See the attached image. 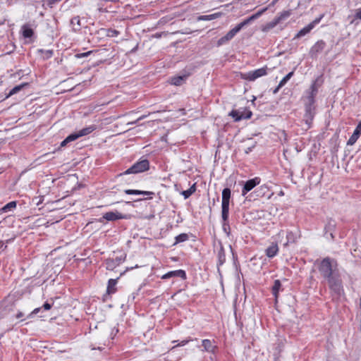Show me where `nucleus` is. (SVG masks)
Segmentation results:
<instances>
[{"instance_id":"obj_1","label":"nucleus","mask_w":361,"mask_h":361,"mask_svg":"<svg viewBox=\"0 0 361 361\" xmlns=\"http://www.w3.org/2000/svg\"><path fill=\"white\" fill-rule=\"evenodd\" d=\"M267 10V8H264L260 11H259L258 12H257L256 13L252 15L251 16H250L249 18H247V19L244 20L243 21H242L241 23H240L239 24H238L235 27H233V29H231L225 36L222 37L221 38L219 39V42H218V44H222L224 43H225L226 42H228L229 40H231V39H233L234 37V36L243 28L245 26L247 25L248 24H250L252 21L257 19L259 16H261V15L262 13H264Z\"/></svg>"},{"instance_id":"obj_2","label":"nucleus","mask_w":361,"mask_h":361,"mask_svg":"<svg viewBox=\"0 0 361 361\" xmlns=\"http://www.w3.org/2000/svg\"><path fill=\"white\" fill-rule=\"evenodd\" d=\"M267 10V8H264L260 11H259L258 12H257L256 13L252 15L251 16H250L249 18H247V19L244 20L243 21H242L241 23H240L239 24H238L235 27H233V29H231L225 36L222 37L221 38L219 39V42H218V44H222L224 43H225L226 42H228L229 40H231V39H233L234 37V36L243 28L245 26L247 25L248 24H250L252 21L257 19L259 16H261V15L262 13H264Z\"/></svg>"},{"instance_id":"obj_3","label":"nucleus","mask_w":361,"mask_h":361,"mask_svg":"<svg viewBox=\"0 0 361 361\" xmlns=\"http://www.w3.org/2000/svg\"><path fill=\"white\" fill-rule=\"evenodd\" d=\"M337 263L335 260L326 257L321 262L319 271L325 279L336 274Z\"/></svg>"},{"instance_id":"obj_4","label":"nucleus","mask_w":361,"mask_h":361,"mask_svg":"<svg viewBox=\"0 0 361 361\" xmlns=\"http://www.w3.org/2000/svg\"><path fill=\"white\" fill-rule=\"evenodd\" d=\"M149 161L146 159H142L136 163H135L131 167L127 169L124 174H130V173H137L144 172L149 169Z\"/></svg>"},{"instance_id":"obj_5","label":"nucleus","mask_w":361,"mask_h":361,"mask_svg":"<svg viewBox=\"0 0 361 361\" xmlns=\"http://www.w3.org/2000/svg\"><path fill=\"white\" fill-rule=\"evenodd\" d=\"M252 114V111L246 109H233L229 113V116H231L235 121L250 118Z\"/></svg>"},{"instance_id":"obj_6","label":"nucleus","mask_w":361,"mask_h":361,"mask_svg":"<svg viewBox=\"0 0 361 361\" xmlns=\"http://www.w3.org/2000/svg\"><path fill=\"white\" fill-rule=\"evenodd\" d=\"M326 279L328 281L330 288L335 293L340 294L342 290V285L338 274L336 273Z\"/></svg>"},{"instance_id":"obj_7","label":"nucleus","mask_w":361,"mask_h":361,"mask_svg":"<svg viewBox=\"0 0 361 361\" xmlns=\"http://www.w3.org/2000/svg\"><path fill=\"white\" fill-rule=\"evenodd\" d=\"M267 68H261L254 71H250L243 75V78L250 81H253L257 78L267 75Z\"/></svg>"},{"instance_id":"obj_8","label":"nucleus","mask_w":361,"mask_h":361,"mask_svg":"<svg viewBox=\"0 0 361 361\" xmlns=\"http://www.w3.org/2000/svg\"><path fill=\"white\" fill-rule=\"evenodd\" d=\"M305 123L310 126L312 123L314 116V103L305 102Z\"/></svg>"},{"instance_id":"obj_9","label":"nucleus","mask_w":361,"mask_h":361,"mask_svg":"<svg viewBox=\"0 0 361 361\" xmlns=\"http://www.w3.org/2000/svg\"><path fill=\"white\" fill-rule=\"evenodd\" d=\"M317 80L314 81L311 85L310 90L306 92V96L304 98L305 102L314 103V97H316L318 92V87L317 86Z\"/></svg>"},{"instance_id":"obj_10","label":"nucleus","mask_w":361,"mask_h":361,"mask_svg":"<svg viewBox=\"0 0 361 361\" xmlns=\"http://www.w3.org/2000/svg\"><path fill=\"white\" fill-rule=\"evenodd\" d=\"M261 179L259 177H255L252 179L247 180L242 189V195L245 196V195L252 190L255 186L258 185L260 183Z\"/></svg>"},{"instance_id":"obj_11","label":"nucleus","mask_w":361,"mask_h":361,"mask_svg":"<svg viewBox=\"0 0 361 361\" xmlns=\"http://www.w3.org/2000/svg\"><path fill=\"white\" fill-rule=\"evenodd\" d=\"M103 218L106 221H116L118 219H126V215H123L118 211L108 212L104 214Z\"/></svg>"},{"instance_id":"obj_12","label":"nucleus","mask_w":361,"mask_h":361,"mask_svg":"<svg viewBox=\"0 0 361 361\" xmlns=\"http://www.w3.org/2000/svg\"><path fill=\"white\" fill-rule=\"evenodd\" d=\"M360 135H361V121L358 123V125L355 128L353 135L350 136V137L348 140L347 144L348 145H354L356 142V141L357 140V139L359 138Z\"/></svg>"},{"instance_id":"obj_13","label":"nucleus","mask_w":361,"mask_h":361,"mask_svg":"<svg viewBox=\"0 0 361 361\" xmlns=\"http://www.w3.org/2000/svg\"><path fill=\"white\" fill-rule=\"evenodd\" d=\"M171 277H180V278L184 279L186 278V274L183 270L179 269V270L169 271V272L165 274L164 275H163L161 278L163 279H169Z\"/></svg>"},{"instance_id":"obj_14","label":"nucleus","mask_w":361,"mask_h":361,"mask_svg":"<svg viewBox=\"0 0 361 361\" xmlns=\"http://www.w3.org/2000/svg\"><path fill=\"white\" fill-rule=\"evenodd\" d=\"M336 226V223L335 220L332 219H329L327 220V222L325 225L324 230L326 233H329L330 237L331 239H334V235L333 234V232L334 231Z\"/></svg>"},{"instance_id":"obj_15","label":"nucleus","mask_w":361,"mask_h":361,"mask_svg":"<svg viewBox=\"0 0 361 361\" xmlns=\"http://www.w3.org/2000/svg\"><path fill=\"white\" fill-rule=\"evenodd\" d=\"M229 214V202H221V218L224 222V225L228 222Z\"/></svg>"},{"instance_id":"obj_16","label":"nucleus","mask_w":361,"mask_h":361,"mask_svg":"<svg viewBox=\"0 0 361 361\" xmlns=\"http://www.w3.org/2000/svg\"><path fill=\"white\" fill-rule=\"evenodd\" d=\"M279 252V247L277 243H272L266 250L265 253L266 255L269 257L272 258L275 257Z\"/></svg>"},{"instance_id":"obj_17","label":"nucleus","mask_w":361,"mask_h":361,"mask_svg":"<svg viewBox=\"0 0 361 361\" xmlns=\"http://www.w3.org/2000/svg\"><path fill=\"white\" fill-rule=\"evenodd\" d=\"M125 193L127 195H149V197H147V199H152V195H154V192H149V191H144V190H125Z\"/></svg>"},{"instance_id":"obj_18","label":"nucleus","mask_w":361,"mask_h":361,"mask_svg":"<svg viewBox=\"0 0 361 361\" xmlns=\"http://www.w3.org/2000/svg\"><path fill=\"white\" fill-rule=\"evenodd\" d=\"M16 201H11L0 209V214L13 211L16 208Z\"/></svg>"},{"instance_id":"obj_19","label":"nucleus","mask_w":361,"mask_h":361,"mask_svg":"<svg viewBox=\"0 0 361 361\" xmlns=\"http://www.w3.org/2000/svg\"><path fill=\"white\" fill-rule=\"evenodd\" d=\"M21 29L25 38H31L33 36L34 31L28 25H23Z\"/></svg>"},{"instance_id":"obj_20","label":"nucleus","mask_w":361,"mask_h":361,"mask_svg":"<svg viewBox=\"0 0 361 361\" xmlns=\"http://www.w3.org/2000/svg\"><path fill=\"white\" fill-rule=\"evenodd\" d=\"M204 350L207 352H214L215 346L212 344L209 339H204L202 341Z\"/></svg>"},{"instance_id":"obj_21","label":"nucleus","mask_w":361,"mask_h":361,"mask_svg":"<svg viewBox=\"0 0 361 361\" xmlns=\"http://www.w3.org/2000/svg\"><path fill=\"white\" fill-rule=\"evenodd\" d=\"M27 85H28L27 83L25 82V83H22L20 85L15 86L13 88H12L9 91V92L7 94L6 97H11V96L18 93V92H20L21 90H23Z\"/></svg>"},{"instance_id":"obj_22","label":"nucleus","mask_w":361,"mask_h":361,"mask_svg":"<svg viewBox=\"0 0 361 361\" xmlns=\"http://www.w3.org/2000/svg\"><path fill=\"white\" fill-rule=\"evenodd\" d=\"M96 129V127L94 125L90 126L87 128H82V130H79L78 133L80 135V137H82L87 135H89L92 132H93Z\"/></svg>"},{"instance_id":"obj_23","label":"nucleus","mask_w":361,"mask_h":361,"mask_svg":"<svg viewBox=\"0 0 361 361\" xmlns=\"http://www.w3.org/2000/svg\"><path fill=\"white\" fill-rule=\"evenodd\" d=\"M281 288V283L279 280H275L274 283V286L272 287V293L274 295L275 298H278L279 292Z\"/></svg>"},{"instance_id":"obj_24","label":"nucleus","mask_w":361,"mask_h":361,"mask_svg":"<svg viewBox=\"0 0 361 361\" xmlns=\"http://www.w3.org/2000/svg\"><path fill=\"white\" fill-rule=\"evenodd\" d=\"M312 30V25H307L302 29H301L296 35V38H300L305 35L308 34Z\"/></svg>"},{"instance_id":"obj_25","label":"nucleus","mask_w":361,"mask_h":361,"mask_svg":"<svg viewBox=\"0 0 361 361\" xmlns=\"http://www.w3.org/2000/svg\"><path fill=\"white\" fill-rule=\"evenodd\" d=\"M231 190L228 188H224L222 191V202H230Z\"/></svg>"},{"instance_id":"obj_26","label":"nucleus","mask_w":361,"mask_h":361,"mask_svg":"<svg viewBox=\"0 0 361 361\" xmlns=\"http://www.w3.org/2000/svg\"><path fill=\"white\" fill-rule=\"evenodd\" d=\"M279 23H280L279 22V19L275 18L273 20L269 22L268 23H267L265 25V26L263 28V31H268V30L274 28V27H276Z\"/></svg>"},{"instance_id":"obj_27","label":"nucleus","mask_w":361,"mask_h":361,"mask_svg":"<svg viewBox=\"0 0 361 361\" xmlns=\"http://www.w3.org/2000/svg\"><path fill=\"white\" fill-rule=\"evenodd\" d=\"M196 190L195 183H194L188 190H184L181 192L185 199L190 197Z\"/></svg>"},{"instance_id":"obj_28","label":"nucleus","mask_w":361,"mask_h":361,"mask_svg":"<svg viewBox=\"0 0 361 361\" xmlns=\"http://www.w3.org/2000/svg\"><path fill=\"white\" fill-rule=\"evenodd\" d=\"M116 279H109L108 282V287H107V292L108 293H114L116 291L115 286L116 285Z\"/></svg>"},{"instance_id":"obj_29","label":"nucleus","mask_w":361,"mask_h":361,"mask_svg":"<svg viewBox=\"0 0 361 361\" xmlns=\"http://www.w3.org/2000/svg\"><path fill=\"white\" fill-rule=\"evenodd\" d=\"M71 23L73 25V29L76 31L79 30L80 27V20L79 16H75L73 17L71 20Z\"/></svg>"},{"instance_id":"obj_30","label":"nucleus","mask_w":361,"mask_h":361,"mask_svg":"<svg viewBox=\"0 0 361 361\" xmlns=\"http://www.w3.org/2000/svg\"><path fill=\"white\" fill-rule=\"evenodd\" d=\"M39 52L42 54V56L43 59L47 60L52 57L54 52L52 50H44V49H39Z\"/></svg>"},{"instance_id":"obj_31","label":"nucleus","mask_w":361,"mask_h":361,"mask_svg":"<svg viewBox=\"0 0 361 361\" xmlns=\"http://www.w3.org/2000/svg\"><path fill=\"white\" fill-rule=\"evenodd\" d=\"M291 14L290 11H283V12L280 13L278 16L276 18L279 19V22L281 23V21L286 20L288 18Z\"/></svg>"},{"instance_id":"obj_32","label":"nucleus","mask_w":361,"mask_h":361,"mask_svg":"<svg viewBox=\"0 0 361 361\" xmlns=\"http://www.w3.org/2000/svg\"><path fill=\"white\" fill-rule=\"evenodd\" d=\"M188 240V235L186 233H181L176 237L175 244L185 242Z\"/></svg>"},{"instance_id":"obj_33","label":"nucleus","mask_w":361,"mask_h":361,"mask_svg":"<svg viewBox=\"0 0 361 361\" xmlns=\"http://www.w3.org/2000/svg\"><path fill=\"white\" fill-rule=\"evenodd\" d=\"M293 75V71L288 73L279 82V87H282L283 85L286 84V82L290 79V78Z\"/></svg>"},{"instance_id":"obj_34","label":"nucleus","mask_w":361,"mask_h":361,"mask_svg":"<svg viewBox=\"0 0 361 361\" xmlns=\"http://www.w3.org/2000/svg\"><path fill=\"white\" fill-rule=\"evenodd\" d=\"M185 76H178L172 78L171 83L174 85H180L184 80Z\"/></svg>"},{"instance_id":"obj_35","label":"nucleus","mask_w":361,"mask_h":361,"mask_svg":"<svg viewBox=\"0 0 361 361\" xmlns=\"http://www.w3.org/2000/svg\"><path fill=\"white\" fill-rule=\"evenodd\" d=\"M119 35V32L116 30L114 29H107L106 30V36L109 37H116Z\"/></svg>"},{"instance_id":"obj_36","label":"nucleus","mask_w":361,"mask_h":361,"mask_svg":"<svg viewBox=\"0 0 361 361\" xmlns=\"http://www.w3.org/2000/svg\"><path fill=\"white\" fill-rule=\"evenodd\" d=\"M286 238L287 243L285 244L286 245H287L290 243H294L295 241V237L294 236V234L291 231L288 232L286 235Z\"/></svg>"},{"instance_id":"obj_37","label":"nucleus","mask_w":361,"mask_h":361,"mask_svg":"<svg viewBox=\"0 0 361 361\" xmlns=\"http://www.w3.org/2000/svg\"><path fill=\"white\" fill-rule=\"evenodd\" d=\"M80 137L78 133H73L67 137V141L72 142Z\"/></svg>"},{"instance_id":"obj_38","label":"nucleus","mask_w":361,"mask_h":361,"mask_svg":"<svg viewBox=\"0 0 361 361\" xmlns=\"http://www.w3.org/2000/svg\"><path fill=\"white\" fill-rule=\"evenodd\" d=\"M190 341H192V339L189 338V339L183 340L180 343H178L177 345L173 346L171 348V350H173L178 346H184L185 345L188 344Z\"/></svg>"},{"instance_id":"obj_39","label":"nucleus","mask_w":361,"mask_h":361,"mask_svg":"<svg viewBox=\"0 0 361 361\" xmlns=\"http://www.w3.org/2000/svg\"><path fill=\"white\" fill-rule=\"evenodd\" d=\"M92 52V51H89L84 52V53L77 54H75V57L78 59L86 57V56H88Z\"/></svg>"},{"instance_id":"obj_40","label":"nucleus","mask_w":361,"mask_h":361,"mask_svg":"<svg viewBox=\"0 0 361 361\" xmlns=\"http://www.w3.org/2000/svg\"><path fill=\"white\" fill-rule=\"evenodd\" d=\"M219 260L220 264H222L224 263V262L225 261V255H224L223 250H221L219 252Z\"/></svg>"},{"instance_id":"obj_41","label":"nucleus","mask_w":361,"mask_h":361,"mask_svg":"<svg viewBox=\"0 0 361 361\" xmlns=\"http://www.w3.org/2000/svg\"><path fill=\"white\" fill-rule=\"evenodd\" d=\"M42 307H37V308H35L28 316H27V318H32L33 317V315L35 314H38L40 310H41Z\"/></svg>"},{"instance_id":"obj_42","label":"nucleus","mask_w":361,"mask_h":361,"mask_svg":"<svg viewBox=\"0 0 361 361\" xmlns=\"http://www.w3.org/2000/svg\"><path fill=\"white\" fill-rule=\"evenodd\" d=\"M323 16H321L319 18H316L314 20H313L312 23H310L309 25H312V29L314 27V26L318 24L321 19L322 18Z\"/></svg>"},{"instance_id":"obj_43","label":"nucleus","mask_w":361,"mask_h":361,"mask_svg":"<svg viewBox=\"0 0 361 361\" xmlns=\"http://www.w3.org/2000/svg\"><path fill=\"white\" fill-rule=\"evenodd\" d=\"M200 20H212V16H202L199 18Z\"/></svg>"},{"instance_id":"obj_44","label":"nucleus","mask_w":361,"mask_h":361,"mask_svg":"<svg viewBox=\"0 0 361 361\" xmlns=\"http://www.w3.org/2000/svg\"><path fill=\"white\" fill-rule=\"evenodd\" d=\"M42 307H43L45 310H50V309H51V304H49V303H48V302H45V303L43 305Z\"/></svg>"},{"instance_id":"obj_45","label":"nucleus","mask_w":361,"mask_h":361,"mask_svg":"<svg viewBox=\"0 0 361 361\" xmlns=\"http://www.w3.org/2000/svg\"><path fill=\"white\" fill-rule=\"evenodd\" d=\"M355 18L357 19H361V9L356 10Z\"/></svg>"},{"instance_id":"obj_46","label":"nucleus","mask_w":361,"mask_h":361,"mask_svg":"<svg viewBox=\"0 0 361 361\" xmlns=\"http://www.w3.org/2000/svg\"><path fill=\"white\" fill-rule=\"evenodd\" d=\"M144 118H145V116H142L140 118H138L136 121H133V122H130L128 124V125H130V124H135V123H137V121L142 120Z\"/></svg>"},{"instance_id":"obj_47","label":"nucleus","mask_w":361,"mask_h":361,"mask_svg":"<svg viewBox=\"0 0 361 361\" xmlns=\"http://www.w3.org/2000/svg\"><path fill=\"white\" fill-rule=\"evenodd\" d=\"M61 1V0H49L48 4L49 5H53V4H56V3H58V2Z\"/></svg>"},{"instance_id":"obj_48","label":"nucleus","mask_w":361,"mask_h":361,"mask_svg":"<svg viewBox=\"0 0 361 361\" xmlns=\"http://www.w3.org/2000/svg\"><path fill=\"white\" fill-rule=\"evenodd\" d=\"M68 142H70L67 141V137H66L64 140H63L61 142V147H65L67 145V143H68Z\"/></svg>"},{"instance_id":"obj_49","label":"nucleus","mask_w":361,"mask_h":361,"mask_svg":"<svg viewBox=\"0 0 361 361\" xmlns=\"http://www.w3.org/2000/svg\"><path fill=\"white\" fill-rule=\"evenodd\" d=\"M23 315H24V314H23V313L22 312H19L16 314V317L17 319H20V318H21L22 317H23Z\"/></svg>"},{"instance_id":"obj_50","label":"nucleus","mask_w":361,"mask_h":361,"mask_svg":"<svg viewBox=\"0 0 361 361\" xmlns=\"http://www.w3.org/2000/svg\"><path fill=\"white\" fill-rule=\"evenodd\" d=\"M112 262H112V261H111V260L107 261V262H106L107 268H111V267H112V265H111V263H112Z\"/></svg>"},{"instance_id":"obj_51","label":"nucleus","mask_w":361,"mask_h":361,"mask_svg":"<svg viewBox=\"0 0 361 361\" xmlns=\"http://www.w3.org/2000/svg\"><path fill=\"white\" fill-rule=\"evenodd\" d=\"M280 88H281V87H279V85H278V87H277L274 90V92H274V94H276V93L279 91V90Z\"/></svg>"},{"instance_id":"obj_52","label":"nucleus","mask_w":361,"mask_h":361,"mask_svg":"<svg viewBox=\"0 0 361 361\" xmlns=\"http://www.w3.org/2000/svg\"><path fill=\"white\" fill-rule=\"evenodd\" d=\"M264 189H267V188L266 186H264V185L260 187V190H264Z\"/></svg>"},{"instance_id":"obj_53","label":"nucleus","mask_w":361,"mask_h":361,"mask_svg":"<svg viewBox=\"0 0 361 361\" xmlns=\"http://www.w3.org/2000/svg\"><path fill=\"white\" fill-rule=\"evenodd\" d=\"M4 23V21H0V25H3Z\"/></svg>"}]
</instances>
